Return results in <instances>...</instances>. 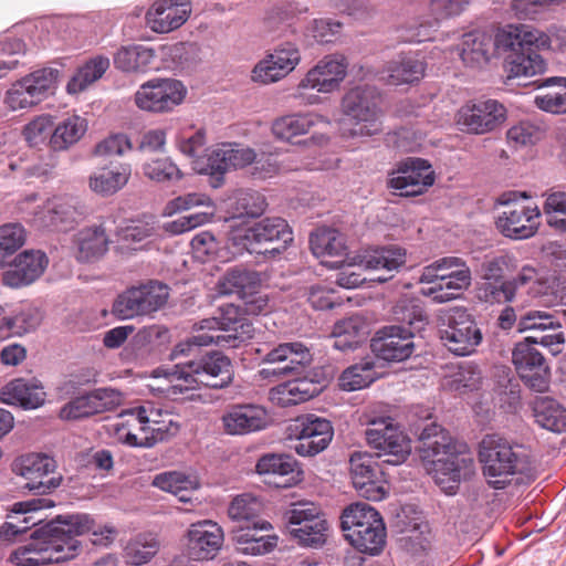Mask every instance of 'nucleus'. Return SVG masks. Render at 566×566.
<instances>
[{"mask_svg":"<svg viewBox=\"0 0 566 566\" xmlns=\"http://www.w3.org/2000/svg\"><path fill=\"white\" fill-rule=\"evenodd\" d=\"M94 522L86 514L59 517L38 530L31 541L14 549L10 562L17 566H42L61 563L78 555L81 543L77 536L92 531L94 544L107 545L113 541L114 530L105 527L101 532L93 531Z\"/></svg>","mask_w":566,"mask_h":566,"instance_id":"nucleus-1","label":"nucleus"},{"mask_svg":"<svg viewBox=\"0 0 566 566\" xmlns=\"http://www.w3.org/2000/svg\"><path fill=\"white\" fill-rule=\"evenodd\" d=\"M419 443L424 470L446 493L454 494L460 481L474 473L473 459L457 452L448 432L436 422L421 429Z\"/></svg>","mask_w":566,"mask_h":566,"instance_id":"nucleus-2","label":"nucleus"},{"mask_svg":"<svg viewBox=\"0 0 566 566\" xmlns=\"http://www.w3.org/2000/svg\"><path fill=\"white\" fill-rule=\"evenodd\" d=\"M151 376L164 377L169 382L167 388H156L158 391L176 395L200 386L212 389L228 387L233 379V367L229 357L220 352H211L196 360L177 364L174 369L156 368Z\"/></svg>","mask_w":566,"mask_h":566,"instance_id":"nucleus-3","label":"nucleus"},{"mask_svg":"<svg viewBox=\"0 0 566 566\" xmlns=\"http://www.w3.org/2000/svg\"><path fill=\"white\" fill-rule=\"evenodd\" d=\"M499 48L509 50L505 71L509 77L535 76L546 70L541 50L549 49L551 39L541 30L528 25H507L496 34Z\"/></svg>","mask_w":566,"mask_h":566,"instance_id":"nucleus-4","label":"nucleus"},{"mask_svg":"<svg viewBox=\"0 0 566 566\" xmlns=\"http://www.w3.org/2000/svg\"><path fill=\"white\" fill-rule=\"evenodd\" d=\"M220 310L219 318H205L193 325V329L198 332L196 342L201 345L235 348L253 337V326L245 317L242 305L226 304Z\"/></svg>","mask_w":566,"mask_h":566,"instance_id":"nucleus-5","label":"nucleus"},{"mask_svg":"<svg viewBox=\"0 0 566 566\" xmlns=\"http://www.w3.org/2000/svg\"><path fill=\"white\" fill-rule=\"evenodd\" d=\"M345 538L359 552L375 555L386 543V527L380 514L367 503L347 506L340 517Z\"/></svg>","mask_w":566,"mask_h":566,"instance_id":"nucleus-6","label":"nucleus"},{"mask_svg":"<svg viewBox=\"0 0 566 566\" xmlns=\"http://www.w3.org/2000/svg\"><path fill=\"white\" fill-rule=\"evenodd\" d=\"M344 118L340 122L345 137H371L382 132L381 111L374 90L354 87L342 98Z\"/></svg>","mask_w":566,"mask_h":566,"instance_id":"nucleus-7","label":"nucleus"},{"mask_svg":"<svg viewBox=\"0 0 566 566\" xmlns=\"http://www.w3.org/2000/svg\"><path fill=\"white\" fill-rule=\"evenodd\" d=\"M520 196L527 199L526 192H509L502 196L504 210L497 216L495 227L505 238L526 240L534 237L541 226V210L536 203L516 201Z\"/></svg>","mask_w":566,"mask_h":566,"instance_id":"nucleus-8","label":"nucleus"},{"mask_svg":"<svg viewBox=\"0 0 566 566\" xmlns=\"http://www.w3.org/2000/svg\"><path fill=\"white\" fill-rule=\"evenodd\" d=\"M440 338L454 355H471L482 343V332L465 308L453 307L446 311L440 316Z\"/></svg>","mask_w":566,"mask_h":566,"instance_id":"nucleus-9","label":"nucleus"},{"mask_svg":"<svg viewBox=\"0 0 566 566\" xmlns=\"http://www.w3.org/2000/svg\"><path fill=\"white\" fill-rule=\"evenodd\" d=\"M290 535L301 546L317 548L325 544L328 523L319 505L313 502L293 503L285 512Z\"/></svg>","mask_w":566,"mask_h":566,"instance_id":"nucleus-10","label":"nucleus"},{"mask_svg":"<svg viewBox=\"0 0 566 566\" xmlns=\"http://www.w3.org/2000/svg\"><path fill=\"white\" fill-rule=\"evenodd\" d=\"M286 436L291 440H296L293 450L298 455L315 457L329 446L334 429L329 420L307 413L289 423Z\"/></svg>","mask_w":566,"mask_h":566,"instance_id":"nucleus-11","label":"nucleus"},{"mask_svg":"<svg viewBox=\"0 0 566 566\" xmlns=\"http://www.w3.org/2000/svg\"><path fill=\"white\" fill-rule=\"evenodd\" d=\"M293 240L287 222L282 218H264L252 227L231 226L228 241L237 250H247L251 253L262 252V245L281 241L283 244Z\"/></svg>","mask_w":566,"mask_h":566,"instance_id":"nucleus-12","label":"nucleus"},{"mask_svg":"<svg viewBox=\"0 0 566 566\" xmlns=\"http://www.w3.org/2000/svg\"><path fill=\"white\" fill-rule=\"evenodd\" d=\"M55 469V460L42 453L23 454L12 463L13 473L25 480L22 488L36 495L50 494L60 486L62 476L54 474Z\"/></svg>","mask_w":566,"mask_h":566,"instance_id":"nucleus-13","label":"nucleus"},{"mask_svg":"<svg viewBox=\"0 0 566 566\" xmlns=\"http://www.w3.org/2000/svg\"><path fill=\"white\" fill-rule=\"evenodd\" d=\"M368 444L378 451L377 455H388L390 464H400L407 460L411 452L409 438L394 423L392 418H379L369 422L366 429Z\"/></svg>","mask_w":566,"mask_h":566,"instance_id":"nucleus-14","label":"nucleus"},{"mask_svg":"<svg viewBox=\"0 0 566 566\" xmlns=\"http://www.w3.org/2000/svg\"><path fill=\"white\" fill-rule=\"evenodd\" d=\"M536 336H528L515 345L512 361L522 381L532 390L545 392L551 384V368L543 354L533 346Z\"/></svg>","mask_w":566,"mask_h":566,"instance_id":"nucleus-15","label":"nucleus"},{"mask_svg":"<svg viewBox=\"0 0 566 566\" xmlns=\"http://www.w3.org/2000/svg\"><path fill=\"white\" fill-rule=\"evenodd\" d=\"M479 459L483 465V473L488 478H495L496 480L490 483L499 489L504 480L499 478H507L517 470L518 457L513 451L510 442L500 437L499 434H486L479 449Z\"/></svg>","mask_w":566,"mask_h":566,"instance_id":"nucleus-16","label":"nucleus"},{"mask_svg":"<svg viewBox=\"0 0 566 566\" xmlns=\"http://www.w3.org/2000/svg\"><path fill=\"white\" fill-rule=\"evenodd\" d=\"M312 360L311 350L302 343H282L262 358V363L268 367L259 373L264 379L298 375L311 365Z\"/></svg>","mask_w":566,"mask_h":566,"instance_id":"nucleus-17","label":"nucleus"},{"mask_svg":"<svg viewBox=\"0 0 566 566\" xmlns=\"http://www.w3.org/2000/svg\"><path fill=\"white\" fill-rule=\"evenodd\" d=\"M55 80L56 72L52 69L34 71L11 85L6 93L4 103L12 111L36 105L53 88Z\"/></svg>","mask_w":566,"mask_h":566,"instance_id":"nucleus-18","label":"nucleus"},{"mask_svg":"<svg viewBox=\"0 0 566 566\" xmlns=\"http://www.w3.org/2000/svg\"><path fill=\"white\" fill-rule=\"evenodd\" d=\"M506 119V108L496 99L478 101L464 104L457 115L461 130L482 135L490 133Z\"/></svg>","mask_w":566,"mask_h":566,"instance_id":"nucleus-19","label":"nucleus"},{"mask_svg":"<svg viewBox=\"0 0 566 566\" xmlns=\"http://www.w3.org/2000/svg\"><path fill=\"white\" fill-rule=\"evenodd\" d=\"M434 182L431 165L421 158H408L401 161L388 179V187L399 191L402 197L422 195Z\"/></svg>","mask_w":566,"mask_h":566,"instance_id":"nucleus-20","label":"nucleus"},{"mask_svg":"<svg viewBox=\"0 0 566 566\" xmlns=\"http://www.w3.org/2000/svg\"><path fill=\"white\" fill-rule=\"evenodd\" d=\"M185 539V553L190 559L209 560L222 547L224 534L218 523L211 520H203L190 524Z\"/></svg>","mask_w":566,"mask_h":566,"instance_id":"nucleus-21","label":"nucleus"},{"mask_svg":"<svg viewBox=\"0 0 566 566\" xmlns=\"http://www.w3.org/2000/svg\"><path fill=\"white\" fill-rule=\"evenodd\" d=\"M122 396L109 388H98L78 396L65 403L59 412L62 420H81L112 411L119 406Z\"/></svg>","mask_w":566,"mask_h":566,"instance_id":"nucleus-22","label":"nucleus"},{"mask_svg":"<svg viewBox=\"0 0 566 566\" xmlns=\"http://www.w3.org/2000/svg\"><path fill=\"white\" fill-rule=\"evenodd\" d=\"M353 484L358 493L370 501H380L386 496V489L379 476L380 468L368 452L357 451L349 458Z\"/></svg>","mask_w":566,"mask_h":566,"instance_id":"nucleus-23","label":"nucleus"},{"mask_svg":"<svg viewBox=\"0 0 566 566\" xmlns=\"http://www.w3.org/2000/svg\"><path fill=\"white\" fill-rule=\"evenodd\" d=\"M347 67L348 63L345 56L338 54L326 55L307 71L297 88H311L319 93H332L338 90L344 81Z\"/></svg>","mask_w":566,"mask_h":566,"instance_id":"nucleus-24","label":"nucleus"},{"mask_svg":"<svg viewBox=\"0 0 566 566\" xmlns=\"http://www.w3.org/2000/svg\"><path fill=\"white\" fill-rule=\"evenodd\" d=\"M412 338V331L400 325H390L376 333L370 346L377 357L387 361H401L413 353Z\"/></svg>","mask_w":566,"mask_h":566,"instance_id":"nucleus-25","label":"nucleus"},{"mask_svg":"<svg viewBox=\"0 0 566 566\" xmlns=\"http://www.w3.org/2000/svg\"><path fill=\"white\" fill-rule=\"evenodd\" d=\"M300 61L298 49L293 43H284L254 66L252 80L262 84L277 82L290 74Z\"/></svg>","mask_w":566,"mask_h":566,"instance_id":"nucleus-26","label":"nucleus"},{"mask_svg":"<svg viewBox=\"0 0 566 566\" xmlns=\"http://www.w3.org/2000/svg\"><path fill=\"white\" fill-rule=\"evenodd\" d=\"M224 432L231 436H244L266 428L269 417L265 408L258 405H234L223 413Z\"/></svg>","mask_w":566,"mask_h":566,"instance_id":"nucleus-27","label":"nucleus"},{"mask_svg":"<svg viewBox=\"0 0 566 566\" xmlns=\"http://www.w3.org/2000/svg\"><path fill=\"white\" fill-rule=\"evenodd\" d=\"M190 0H158L147 11L146 20L154 32L168 33L190 17Z\"/></svg>","mask_w":566,"mask_h":566,"instance_id":"nucleus-28","label":"nucleus"},{"mask_svg":"<svg viewBox=\"0 0 566 566\" xmlns=\"http://www.w3.org/2000/svg\"><path fill=\"white\" fill-rule=\"evenodd\" d=\"M49 264L42 251L25 250L20 253L11 268L2 273V283L9 287H21L38 280Z\"/></svg>","mask_w":566,"mask_h":566,"instance_id":"nucleus-29","label":"nucleus"},{"mask_svg":"<svg viewBox=\"0 0 566 566\" xmlns=\"http://www.w3.org/2000/svg\"><path fill=\"white\" fill-rule=\"evenodd\" d=\"M329 124V120L316 113H295L280 116L272 122L271 132L275 139L301 144L300 136L308 134L319 124Z\"/></svg>","mask_w":566,"mask_h":566,"instance_id":"nucleus-30","label":"nucleus"},{"mask_svg":"<svg viewBox=\"0 0 566 566\" xmlns=\"http://www.w3.org/2000/svg\"><path fill=\"white\" fill-rule=\"evenodd\" d=\"M186 90L180 81L158 80L144 83V109L165 112L180 104Z\"/></svg>","mask_w":566,"mask_h":566,"instance_id":"nucleus-31","label":"nucleus"},{"mask_svg":"<svg viewBox=\"0 0 566 566\" xmlns=\"http://www.w3.org/2000/svg\"><path fill=\"white\" fill-rule=\"evenodd\" d=\"M107 222L114 224L115 220L109 217L99 224L85 227L76 233V259L78 261L92 262L102 258L107 252L111 242L107 235L109 231V228L106 226Z\"/></svg>","mask_w":566,"mask_h":566,"instance_id":"nucleus-32","label":"nucleus"},{"mask_svg":"<svg viewBox=\"0 0 566 566\" xmlns=\"http://www.w3.org/2000/svg\"><path fill=\"white\" fill-rule=\"evenodd\" d=\"M427 70V63L415 54H401L386 63L381 80L394 86L412 85L420 82Z\"/></svg>","mask_w":566,"mask_h":566,"instance_id":"nucleus-33","label":"nucleus"},{"mask_svg":"<svg viewBox=\"0 0 566 566\" xmlns=\"http://www.w3.org/2000/svg\"><path fill=\"white\" fill-rule=\"evenodd\" d=\"M46 394L36 380L15 378L0 389V401L23 409H36L45 401Z\"/></svg>","mask_w":566,"mask_h":566,"instance_id":"nucleus-34","label":"nucleus"},{"mask_svg":"<svg viewBox=\"0 0 566 566\" xmlns=\"http://www.w3.org/2000/svg\"><path fill=\"white\" fill-rule=\"evenodd\" d=\"M535 275V269L525 265L520 273L512 280L495 282L485 281L478 287V296L481 301L486 303H510L514 300L516 291L528 285Z\"/></svg>","mask_w":566,"mask_h":566,"instance_id":"nucleus-35","label":"nucleus"},{"mask_svg":"<svg viewBox=\"0 0 566 566\" xmlns=\"http://www.w3.org/2000/svg\"><path fill=\"white\" fill-rule=\"evenodd\" d=\"M179 431V424L169 412L157 409L153 403L144 406V448L168 440Z\"/></svg>","mask_w":566,"mask_h":566,"instance_id":"nucleus-36","label":"nucleus"},{"mask_svg":"<svg viewBox=\"0 0 566 566\" xmlns=\"http://www.w3.org/2000/svg\"><path fill=\"white\" fill-rule=\"evenodd\" d=\"M255 471L260 475L270 478H284V482L275 484L289 488L300 481L301 470L297 461L289 454L266 453L262 455L256 464Z\"/></svg>","mask_w":566,"mask_h":566,"instance_id":"nucleus-37","label":"nucleus"},{"mask_svg":"<svg viewBox=\"0 0 566 566\" xmlns=\"http://www.w3.org/2000/svg\"><path fill=\"white\" fill-rule=\"evenodd\" d=\"M319 392L317 386L306 378H297L280 384L270 390V400L280 407L305 402Z\"/></svg>","mask_w":566,"mask_h":566,"instance_id":"nucleus-38","label":"nucleus"},{"mask_svg":"<svg viewBox=\"0 0 566 566\" xmlns=\"http://www.w3.org/2000/svg\"><path fill=\"white\" fill-rule=\"evenodd\" d=\"M495 45L497 46L496 39L493 40L492 35L485 32L467 33L461 43V60L471 67L482 66L489 62Z\"/></svg>","mask_w":566,"mask_h":566,"instance_id":"nucleus-39","label":"nucleus"},{"mask_svg":"<svg viewBox=\"0 0 566 566\" xmlns=\"http://www.w3.org/2000/svg\"><path fill=\"white\" fill-rule=\"evenodd\" d=\"M263 503L256 496L244 493L235 496L229 505L228 514L232 521L244 525H253L254 528L270 530L269 522L261 520Z\"/></svg>","mask_w":566,"mask_h":566,"instance_id":"nucleus-40","label":"nucleus"},{"mask_svg":"<svg viewBox=\"0 0 566 566\" xmlns=\"http://www.w3.org/2000/svg\"><path fill=\"white\" fill-rule=\"evenodd\" d=\"M265 198L260 192L254 190L237 191L230 206L231 217L226 219L229 231H231V226L244 227L239 222L241 218H258L265 211Z\"/></svg>","mask_w":566,"mask_h":566,"instance_id":"nucleus-41","label":"nucleus"},{"mask_svg":"<svg viewBox=\"0 0 566 566\" xmlns=\"http://www.w3.org/2000/svg\"><path fill=\"white\" fill-rule=\"evenodd\" d=\"M261 279L254 271L231 269L219 280L218 292L223 295L237 294L241 298L253 294L260 287Z\"/></svg>","mask_w":566,"mask_h":566,"instance_id":"nucleus-42","label":"nucleus"},{"mask_svg":"<svg viewBox=\"0 0 566 566\" xmlns=\"http://www.w3.org/2000/svg\"><path fill=\"white\" fill-rule=\"evenodd\" d=\"M50 224L67 229L78 222L84 212L78 200L72 196H59L46 201Z\"/></svg>","mask_w":566,"mask_h":566,"instance_id":"nucleus-43","label":"nucleus"},{"mask_svg":"<svg viewBox=\"0 0 566 566\" xmlns=\"http://www.w3.org/2000/svg\"><path fill=\"white\" fill-rule=\"evenodd\" d=\"M533 416L542 428L554 431H566V409L551 397H536L532 402Z\"/></svg>","mask_w":566,"mask_h":566,"instance_id":"nucleus-44","label":"nucleus"},{"mask_svg":"<svg viewBox=\"0 0 566 566\" xmlns=\"http://www.w3.org/2000/svg\"><path fill=\"white\" fill-rule=\"evenodd\" d=\"M446 270L440 271V282L443 286L453 293L454 300L458 298L463 291L468 290L472 283V273L467 262L458 256H444Z\"/></svg>","mask_w":566,"mask_h":566,"instance_id":"nucleus-45","label":"nucleus"},{"mask_svg":"<svg viewBox=\"0 0 566 566\" xmlns=\"http://www.w3.org/2000/svg\"><path fill=\"white\" fill-rule=\"evenodd\" d=\"M87 122L78 115L62 120L51 134L49 145L52 150H65L76 144L86 133Z\"/></svg>","mask_w":566,"mask_h":566,"instance_id":"nucleus-46","label":"nucleus"},{"mask_svg":"<svg viewBox=\"0 0 566 566\" xmlns=\"http://www.w3.org/2000/svg\"><path fill=\"white\" fill-rule=\"evenodd\" d=\"M193 169L198 174L208 175L211 187L219 188L224 181V174L229 170L224 144L205 156L197 157L193 160Z\"/></svg>","mask_w":566,"mask_h":566,"instance_id":"nucleus-47","label":"nucleus"},{"mask_svg":"<svg viewBox=\"0 0 566 566\" xmlns=\"http://www.w3.org/2000/svg\"><path fill=\"white\" fill-rule=\"evenodd\" d=\"M312 252L321 256H343L346 254L344 235L336 229H317L310 237Z\"/></svg>","mask_w":566,"mask_h":566,"instance_id":"nucleus-48","label":"nucleus"},{"mask_svg":"<svg viewBox=\"0 0 566 566\" xmlns=\"http://www.w3.org/2000/svg\"><path fill=\"white\" fill-rule=\"evenodd\" d=\"M406 263V250L390 245L381 248L360 260L358 268L365 270H385L387 272L398 271Z\"/></svg>","mask_w":566,"mask_h":566,"instance_id":"nucleus-49","label":"nucleus"},{"mask_svg":"<svg viewBox=\"0 0 566 566\" xmlns=\"http://www.w3.org/2000/svg\"><path fill=\"white\" fill-rule=\"evenodd\" d=\"M42 321L41 312L31 305H25L13 317L0 316L1 338L11 335H22L35 329Z\"/></svg>","mask_w":566,"mask_h":566,"instance_id":"nucleus-50","label":"nucleus"},{"mask_svg":"<svg viewBox=\"0 0 566 566\" xmlns=\"http://www.w3.org/2000/svg\"><path fill=\"white\" fill-rule=\"evenodd\" d=\"M129 176V166L120 165L115 169L103 168L90 178V187L96 193L109 196L123 188Z\"/></svg>","mask_w":566,"mask_h":566,"instance_id":"nucleus-51","label":"nucleus"},{"mask_svg":"<svg viewBox=\"0 0 566 566\" xmlns=\"http://www.w3.org/2000/svg\"><path fill=\"white\" fill-rule=\"evenodd\" d=\"M481 381L482 376L479 368L471 364H464L452 374L443 377L442 387L446 390L462 395L478 390Z\"/></svg>","mask_w":566,"mask_h":566,"instance_id":"nucleus-52","label":"nucleus"},{"mask_svg":"<svg viewBox=\"0 0 566 566\" xmlns=\"http://www.w3.org/2000/svg\"><path fill=\"white\" fill-rule=\"evenodd\" d=\"M109 67V59L97 55L81 66L67 83V92L76 94L99 80Z\"/></svg>","mask_w":566,"mask_h":566,"instance_id":"nucleus-53","label":"nucleus"},{"mask_svg":"<svg viewBox=\"0 0 566 566\" xmlns=\"http://www.w3.org/2000/svg\"><path fill=\"white\" fill-rule=\"evenodd\" d=\"M548 91L535 97V105L552 114L566 113V77H549L544 83Z\"/></svg>","mask_w":566,"mask_h":566,"instance_id":"nucleus-54","label":"nucleus"},{"mask_svg":"<svg viewBox=\"0 0 566 566\" xmlns=\"http://www.w3.org/2000/svg\"><path fill=\"white\" fill-rule=\"evenodd\" d=\"M395 319L401 324H407V331L419 332L427 324V314L420 306L418 300L412 297H401L392 308Z\"/></svg>","mask_w":566,"mask_h":566,"instance_id":"nucleus-55","label":"nucleus"},{"mask_svg":"<svg viewBox=\"0 0 566 566\" xmlns=\"http://www.w3.org/2000/svg\"><path fill=\"white\" fill-rule=\"evenodd\" d=\"M151 484L153 486L179 496V500L182 502L190 500V497L185 494L186 492L199 488V483L195 476H187L176 471L157 474Z\"/></svg>","mask_w":566,"mask_h":566,"instance_id":"nucleus-56","label":"nucleus"},{"mask_svg":"<svg viewBox=\"0 0 566 566\" xmlns=\"http://www.w3.org/2000/svg\"><path fill=\"white\" fill-rule=\"evenodd\" d=\"M376 379L374 363L363 361L346 368L339 376V387L346 391L368 387Z\"/></svg>","mask_w":566,"mask_h":566,"instance_id":"nucleus-57","label":"nucleus"},{"mask_svg":"<svg viewBox=\"0 0 566 566\" xmlns=\"http://www.w3.org/2000/svg\"><path fill=\"white\" fill-rule=\"evenodd\" d=\"M25 241V231L21 224L8 223L0 227V268L15 253Z\"/></svg>","mask_w":566,"mask_h":566,"instance_id":"nucleus-58","label":"nucleus"},{"mask_svg":"<svg viewBox=\"0 0 566 566\" xmlns=\"http://www.w3.org/2000/svg\"><path fill=\"white\" fill-rule=\"evenodd\" d=\"M142 310V287L133 286L114 301L112 313L117 319L133 318Z\"/></svg>","mask_w":566,"mask_h":566,"instance_id":"nucleus-59","label":"nucleus"},{"mask_svg":"<svg viewBox=\"0 0 566 566\" xmlns=\"http://www.w3.org/2000/svg\"><path fill=\"white\" fill-rule=\"evenodd\" d=\"M247 536L245 534L233 535L237 551L244 555H264L272 552L277 544L276 536L261 535L259 538H248Z\"/></svg>","mask_w":566,"mask_h":566,"instance_id":"nucleus-60","label":"nucleus"},{"mask_svg":"<svg viewBox=\"0 0 566 566\" xmlns=\"http://www.w3.org/2000/svg\"><path fill=\"white\" fill-rule=\"evenodd\" d=\"M472 0H429L428 11L436 23L461 15Z\"/></svg>","mask_w":566,"mask_h":566,"instance_id":"nucleus-61","label":"nucleus"},{"mask_svg":"<svg viewBox=\"0 0 566 566\" xmlns=\"http://www.w3.org/2000/svg\"><path fill=\"white\" fill-rule=\"evenodd\" d=\"M169 286L159 281L144 284V314L161 310L169 298Z\"/></svg>","mask_w":566,"mask_h":566,"instance_id":"nucleus-62","label":"nucleus"},{"mask_svg":"<svg viewBox=\"0 0 566 566\" xmlns=\"http://www.w3.org/2000/svg\"><path fill=\"white\" fill-rule=\"evenodd\" d=\"M53 130L52 116L40 115L24 126L22 134L30 146H38L44 143Z\"/></svg>","mask_w":566,"mask_h":566,"instance_id":"nucleus-63","label":"nucleus"},{"mask_svg":"<svg viewBox=\"0 0 566 566\" xmlns=\"http://www.w3.org/2000/svg\"><path fill=\"white\" fill-rule=\"evenodd\" d=\"M507 142L514 147L534 145L542 137L541 129L530 123L521 122L512 126L506 133Z\"/></svg>","mask_w":566,"mask_h":566,"instance_id":"nucleus-64","label":"nucleus"}]
</instances>
